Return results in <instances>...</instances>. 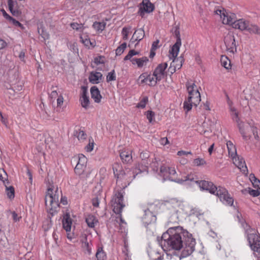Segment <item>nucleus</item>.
Segmentation results:
<instances>
[{"label":"nucleus","mask_w":260,"mask_h":260,"mask_svg":"<svg viewBox=\"0 0 260 260\" xmlns=\"http://www.w3.org/2000/svg\"><path fill=\"white\" fill-rule=\"evenodd\" d=\"M147 74L146 73L142 74L139 78V80L141 81L140 83H147Z\"/></svg>","instance_id":"nucleus-47"},{"label":"nucleus","mask_w":260,"mask_h":260,"mask_svg":"<svg viewBox=\"0 0 260 260\" xmlns=\"http://www.w3.org/2000/svg\"><path fill=\"white\" fill-rule=\"evenodd\" d=\"M6 46V42L3 40L0 39V49L4 48Z\"/></svg>","instance_id":"nucleus-61"},{"label":"nucleus","mask_w":260,"mask_h":260,"mask_svg":"<svg viewBox=\"0 0 260 260\" xmlns=\"http://www.w3.org/2000/svg\"><path fill=\"white\" fill-rule=\"evenodd\" d=\"M248 240L251 248L254 252L260 253V236L256 232L251 230L247 235Z\"/></svg>","instance_id":"nucleus-6"},{"label":"nucleus","mask_w":260,"mask_h":260,"mask_svg":"<svg viewBox=\"0 0 260 260\" xmlns=\"http://www.w3.org/2000/svg\"><path fill=\"white\" fill-rule=\"evenodd\" d=\"M145 115L146 116L149 122L151 123L152 122L153 119L154 117L155 113L154 112L149 110L145 112Z\"/></svg>","instance_id":"nucleus-41"},{"label":"nucleus","mask_w":260,"mask_h":260,"mask_svg":"<svg viewBox=\"0 0 260 260\" xmlns=\"http://www.w3.org/2000/svg\"><path fill=\"white\" fill-rule=\"evenodd\" d=\"M246 31L250 34L260 35V28L257 25L250 23V21Z\"/></svg>","instance_id":"nucleus-25"},{"label":"nucleus","mask_w":260,"mask_h":260,"mask_svg":"<svg viewBox=\"0 0 260 260\" xmlns=\"http://www.w3.org/2000/svg\"><path fill=\"white\" fill-rule=\"evenodd\" d=\"M145 212V214L143 219L146 223H149L154 219V216L149 210H146Z\"/></svg>","instance_id":"nucleus-29"},{"label":"nucleus","mask_w":260,"mask_h":260,"mask_svg":"<svg viewBox=\"0 0 260 260\" xmlns=\"http://www.w3.org/2000/svg\"><path fill=\"white\" fill-rule=\"evenodd\" d=\"M104 57L100 56L94 58V63L96 64L104 63Z\"/></svg>","instance_id":"nucleus-49"},{"label":"nucleus","mask_w":260,"mask_h":260,"mask_svg":"<svg viewBox=\"0 0 260 260\" xmlns=\"http://www.w3.org/2000/svg\"><path fill=\"white\" fill-rule=\"evenodd\" d=\"M8 5L9 10H11V9L13 8V6H14L13 1V0H8Z\"/></svg>","instance_id":"nucleus-63"},{"label":"nucleus","mask_w":260,"mask_h":260,"mask_svg":"<svg viewBox=\"0 0 260 260\" xmlns=\"http://www.w3.org/2000/svg\"><path fill=\"white\" fill-rule=\"evenodd\" d=\"M93 146H94V143H93V141H92V142H91L90 140H89V144H88V145L86 146L85 149L86 150V151L87 152H90L92 150H93Z\"/></svg>","instance_id":"nucleus-51"},{"label":"nucleus","mask_w":260,"mask_h":260,"mask_svg":"<svg viewBox=\"0 0 260 260\" xmlns=\"http://www.w3.org/2000/svg\"><path fill=\"white\" fill-rule=\"evenodd\" d=\"M12 218L14 221H19L20 218H21L20 216H18V214L15 212H13L12 213Z\"/></svg>","instance_id":"nucleus-53"},{"label":"nucleus","mask_w":260,"mask_h":260,"mask_svg":"<svg viewBox=\"0 0 260 260\" xmlns=\"http://www.w3.org/2000/svg\"><path fill=\"white\" fill-rule=\"evenodd\" d=\"M186 86L188 96L187 100L184 102V109L186 112H188L191 109L193 105L197 106L201 101V96L194 83L187 82Z\"/></svg>","instance_id":"nucleus-4"},{"label":"nucleus","mask_w":260,"mask_h":260,"mask_svg":"<svg viewBox=\"0 0 260 260\" xmlns=\"http://www.w3.org/2000/svg\"><path fill=\"white\" fill-rule=\"evenodd\" d=\"M116 80V76L115 75L114 70H112L111 72H109L107 76V81L110 82L112 81H114Z\"/></svg>","instance_id":"nucleus-43"},{"label":"nucleus","mask_w":260,"mask_h":260,"mask_svg":"<svg viewBox=\"0 0 260 260\" xmlns=\"http://www.w3.org/2000/svg\"><path fill=\"white\" fill-rule=\"evenodd\" d=\"M87 162V158L82 154H79L78 156L77 165H80L86 167Z\"/></svg>","instance_id":"nucleus-35"},{"label":"nucleus","mask_w":260,"mask_h":260,"mask_svg":"<svg viewBox=\"0 0 260 260\" xmlns=\"http://www.w3.org/2000/svg\"><path fill=\"white\" fill-rule=\"evenodd\" d=\"M252 134L254 136V138L256 140H258V136L257 134V128L256 127L255 128H252Z\"/></svg>","instance_id":"nucleus-56"},{"label":"nucleus","mask_w":260,"mask_h":260,"mask_svg":"<svg viewBox=\"0 0 260 260\" xmlns=\"http://www.w3.org/2000/svg\"><path fill=\"white\" fill-rule=\"evenodd\" d=\"M228 104L230 107L231 115L232 117L233 121L237 123V125H240V123L242 121L240 120V118L239 117V112L237 111V110L235 107L232 106V102H229Z\"/></svg>","instance_id":"nucleus-17"},{"label":"nucleus","mask_w":260,"mask_h":260,"mask_svg":"<svg viewBox=\"0 0 260 260\" xmlns=\"http://www.w3.org/2000/svg\"><path fill=\"white\" fill-rule=\"evenodd\" d=\"M80 241L81 242L82 248L84 250H86L87 253L90 254L91 253V248L90 246L91 240L89 239L87 236L84 235L82 236Z\"/></svg>","instance_id":"nucleus-19"},{"label":"nucleus","mask_w":260,"mask_h":260,"mask_svg":"<svg viewBox=\"0 0 260 260\" xmlns=\"http://www.w3.org/2000/svg\"><path fill=\"white\" fill-rule=\"evenodd\" d=\"M9 20L10 21H12V22H13V23L14 24H15V25H18V26H21V24L18 21L16 20L15 19H14V18H13L12 17H9Z\"/></svg>","instance_id":"nucleus-60"},{"label":"nucleus","mask_w":260,"mask_h":260,"mask_svg":"<svg viewBox=\"0 0 260 260\" xmlns=\"http://www.w3.org/2000/svg\"><path fill=\"white\" fill-rule=\"evenodd\" d=\"M150 156L149 152L147 151H143L140 154V157L142 160H146Z\"/></svg>","instance_id":"nucleus-48"},{"label":"nucleus","mask_w":260,"mask_h":260,"mask_svg":"<svg viewBox=\"0 0 260 260\" xmlns=\"http://www.w3.org/2000/svg\"><path fill=\"white\" fill-rule=\"evenodd\" d=\"M191 182L198 183L201 189L208 190L210 193L215 194L222 203L230 206L233 205L234 199L230 196L225 188L220 186L217 187L214 185L213 183L205 180L200 181L198 182L197 181L193 180Z\"/></svg>","instance_id":"nucleus-2"},{"label":"nucleus","mask_w":260,"mask_h":260,"mask_svg":"<svg viewBox=\"0 0 260 260\" xmlns=\"http://www.w3.org/2000/svg\"><path fill=\"white\" fill-rule=\"evenodd\" d=\"M38 32L44 39H49V35L47 32H46V31L44 29V28L39 29L38 30Z\"/></svg>","instance_id":"nucleus-45"},{"label":"nucleus","mask_w":260,"mask_h":260,"mask_svg":"<svg viewBox=\"0 0 260 260\" xmlns=\"http://www.w3.org/2000/svg\"><path fill=\"white\" fill-rule=\"evenodd\" d=\"M72 224V221L68 214H67L64 217L62 220V225L64 230L67 232L71 231V225Z\"/></svg>","instance_id":"nucleus-22"},{"label":"nucleus","mask_w":260,"mask_h":260,"mask_svg":"<svg viewBox=\"0 0 260 260\" xmlns=\"http://www.w3.org/2000/svg\"><path fill=\"white\" fill-rule=\"evenodd\" d=\"M250 179L255 188H260V181L256 178L254 175H250Z\"/></svg>","instance_id":"nucleus-33"},{"label":"nucleus","mask_w":260,"mask_h":260,"mask_svg":"<svg viewBox=\"0 0 260 260\" xmlns=\"http://www.w3.org/2000/svg\"><path fill=\"white\" fill-rule=\"evenodd\" d=\"M131 26L124 27L122 28L121 34L122 35V38L124 40H126L128 39V35L129 31L131 29Z\"/></svg>","instance_id":"nucleus-36"},{"label":"nucleus","mask_w":260,"mask_h":260,"mask_svg":"<svg viewBox=\"0 0 260 260\" xmlns=\"http://www.w3.org/2000/svg\"><path fill=\"white\" fill-rule=\"evenodd\" d=\"M162 240L171 248H182L181 257L190 255L194 250L196 241L192 235L180 226L170 228L161 236Z\"/></svg>","instance_id":"nucleus-1"},{"label":"nucleus","mask_w":260,"mask_h":260,"mask_svg":"<svg viewBox=\"0 0 260 260\" xmlns=\"http://www.w3.org/2000/svg\"><path fill=\"white\" fill-rule=\"evenodd\" d=\"M87 89L86 87H82V93L80 97V101L83 108L87 109L89 105V97L87 95Z\"/></svg>","instance_id":"nucleus-15"},{"label":"nucleus","mask_w":260,"mask_h":260,"mask_svg":"<svg viewBox=\"0 0 260 260\" xmlns=\"http://www.w3.org/2000/svg\"><path fill=\"white\" fill-rule=\"evenodd\" d=\"M105 22H95L93 23L92 26L96 31L102 32L105 29Z\"/></svg>","instance_id":"nucleus-30"},{"label":"nucleus","mask_w":260,"mask_h":260,"mask_svg":"<svg viewBox=\"0 0 260 260\" xmlns=\"http://www.w3.org/2000/svg\"><path fill=\"white\" fill-rule=\"evenodd\" d=\"M160 143L163 145H166L169 143V142L166 137L162 138L160 139Z\"/></svg>","instance_id":"nucleus-59"},{"label":"nucleus","mask_w":260,"mask_h":260,"mask_svg":"<svg viewBox=\"0 0 260 260\" xmlns=\"http://www.w3.org/2000/svg\"><path fill=\"white\" fill-rule=\"evenodd\" d=\"M154 9V5L149 0H143L139 8V13L141 16H143L145 12L151 13Z\"/></svg>","instance_id":"nucleus-11"},{"label":"nucleus","mask_w":260,"mask_h":260,"mask_svg":"<svg viewBox=\"0 0 260 260\" xmlns=\"http://www.w3.org/2000/svg\"><path fill=\"white\" fill-rule=\"evenodd\" d=\"M145 36V32L143 29L139 28L135 30L130 42L132 43H135L136 41L139 42L143 39Z\"/></svg>","instance_id":"nucleus-18"},{"label":"nucleus","mask_w":260,"mask_h":260,"mask_svg":"<svg viewBox=\"0 0 260 260\" xmlns=\"http://www.w3.org/2000/svg\"><path fill=\"white\" fill-rule=\"evenodd\" d=\"M102 74L100 72H92L89 76V81L92 84H98L102 80Z\"/></svg>","instance_id":"nucleus-20"},{"label":"nucleus","mask_w":260,"mask_h":260,"mask_svg":"<svg viewBox=\"0 0 260 260\" xmlns=\"http://www.w3.org/2000/svg\"><path fill=\"white\" fill-rule=\"evenodd\" d=\"M10 11L14 16H17L20 15L19 11L17 10H14L13 8L11 9V10Z\"/></svg>","instance_id":"nucleus-62"},{"label":"nucleus","mask_w":260,"mask_h":260,"mask_svg":"<svg viewBox=\"0 0 260 260\" xmlns=\"http://www.w3.org/2000/svg\"><path fill=\"white\" fill-rule=\"evenodd\" d=\"M177 173L174 168H171L165 166H161L160 168V175L163 177L164 180H169L179 183H182L184 181L193 180L192 175H188L184 177V179H178L175 178Z\"/></svg>","instance_id":"nucleus-5"},{"label":"nucleus","mask_w":260,"mask_h":260,"mask_svg":"<svg viewBox=\"0 0 260 260\" xmlns=\"http://www.w3.org/2000/svg\"><path fill=\"white\" fill-rule=\"evenodd\" d=\"M139 53L138 52L135 51L134 50H131L129 51L127 55H126L124 58V60H130L131 58L135 55H137Z\"/></svg>","instance_id":"nucleus-44"},{"label":"nucleus","mask_w":260,"mask_h":260,"mask_svg":"<svg viewBox=\"0 0 260 260\" xmlns=\"http://www.w3.org/2000/svg\"><path fill=\"white\" fill-rule=\"evenodd\" d=\"M224 41L228 51L232 54H234L237 52V46L235 43V39L233 34L229 33L225 37Z\"/></svg>","instance_id":"nucleus-10"},{"label":"nucleus","mask_w":260,"mask_h":260,"mask_svg":"<svg viewBox=\"0 0 260 260\" xmlns=\"http://www.w3.org/2000/svg\"><path fill=\"white\" fill-rule=\"evenodd\" d=\"M234 164L245 174L248 173V169L243 158L236 155L234 157H232Z\"/></svg>","instance_id":"nucleus-13"},{"label":"nucleus","mask_w":260,"mask_h":260,"mask_svg":"<svg viewBox=\"0 0 260 260\" xmlns=\"http://www.w3.org/2000/svg\"><path fill=\"white\" fill-rule=\"evenodd\" d=\"M168 67V64L166 62L161 63L159 64L154 70L153 73L154 75L156 77V79L161 80L166 75L165 71Z\"/></svg>","instance_id":"nucleus-12"},{"label":"nucleus","mask_w":260,"mask_h":260,"mask_svg":"<svg viewBox=\"0 0 260 260\" xmlns=\"http://www.w3.org/2000/svg\"><path fill=\"white\" fill-rule=\"evenodd\" d=\"M220 61L222 66L226 69H229L230 68L231 61L226 56L223 55L221 56Z\"/></svg>","instance_id":"nucleus-31"},{"label":"nucleus","mask_w":260,"mask_h":260,"mask_svg":"<svg viewBox=\"0 0 260 260\" xmlns=\"http://www.w3.org/2000/svg\"><path fill=\"white\" fill-rule=\"evenodd\" d=\"M63 102V98L62 96H59L57 99V104L58 106H61Z\"/></svg>","instance_id":"nucleus-58"},{"label":"nucleus","mask_w":260,"mask_h":260,"mask_svg":"<svg viewBox=\"0 0 260 260\" xmlns=\"http://www.w3.org/2000/svg\"><path fill=\"white\" fill-rule=\"evenodd\" d=\"M120 157L123 162L129 163L132 160V154L128 151H122L120 153Z\"/></svg>","instance_id":"nucleus-23"},{"label":"nucleus","mask_w":260,"mask_h":260,"mask_svg":"<svg viewBox=\"0 0 260 260\" xmlns=\"http://www.w3.org/2000/svg\"><path fill=\"white\" fill-rule=\"evenodd\" d=\"M96 257L98 260H105L106 259V255L102 247L98 248L96 253Z\"/></svg>","instance_id":"nucleus-32"},{"label":"nucleus","mask_w":260,"mask_h":260,"mask_svg":"<svg viewBox=\"0 0 260 260\" xmlns=\"http://www.w3.org/2000/svg\"><path fill=\"white\" fill-rule=\"evenodd\" d=\"M5 176H7V174L4 169L0 168V179L4 181L5 179Z\"/></svg>","instance_id":"nucleus-52"},{"label":"nucleus","mask_w":260,"mask_h":260,"mask_svg":"<svg viewBox=\"0 0 260 260\" xmlns=\"http://www.w3.org/2000/svg\"><path fill=\"white\" fill-rule=\"evenodd\" d=\"M86 135L83 131H80L78 134L77 138L79 140H83L85 139Z\"/></svg>","instance_id":"nucleus-50"},{"label":"nucleus","mask_w":260,"mask_h":260,"mask_svg":"<svg viewBox=\"0 0 260 260\" xmlns=\"http://www.w3.org/2000/svg\"><path fill=\"white\" fill-rule=\"evenodd\" d=\"M237 126L244 139L247 140L251 138L252 128L255 127L253 124L248 122L244 123L242 122L240 123V125H238Z\"/></svg>","instance_id":"nucleus-7"},{"label":"nucleus","mask_w":260,"mask_h":260,"mask_svg":"<svg viewBox=\"0 0 260 260\" xmlns=\"http://www.w3.org/2000/svg\"><path fill=\"white\" fill-rule=\"evenodd\" d=\"M6 192L8 197L9 199H13L14 198V188L12 186L6 187Z\"/></svg>","instance_id":"nucleus-37"},{"label":"nucleus","mask_w":260,"mask_h":260,"mask_svg":"<svg viewBox=\"0 0 260 260\" xmlns=\"http://www.w3.org/2000/svg\"><path fill=\"white\" fill-rule=\"evenodd\" d=\"M249 193L253 197H257L260 194V188H255V189H250L249 188Z\"/></svg>","instance_id":"nucleus-46"},{"label":"nucleus","mask_w":260,"mask_h":260,"mask_svg":"<svg viewBox=\"0 0 260 260\" xmlns=\"http://www.w3.org/2000/svg\"><path fill=\"white\" fill-rule=\"evenodd\" d=\"M70 26L73 29L76 30H82L83 28V25L82 23H71Z\"/></svg>","instance_id":"nucleus-42"},{"label":"nucleus","mask_w":260,"mask_h":260,"mask_svg":"<svg viewBox=\"0 0 260 260\" xmlns=\"http://www.w3.org/2000/svg\"><path fill=\"white\" fill-rule=\"evenodd\" d=\"M249 22L248 20L244 19H239L234 23L233 28L239 29L242 31L246 30Z\"/></svg>","instance_id":"nucleus-16"},{"label":"nucleus","mask_w":260,"mask_h":260,"mask_svg":"<svg viewBox=\"0 0 260 260\" xmlns=\"http://www.w3.org/2000/svg\"><path fill=\"white\" fill-rule=\"evenodd\" d=\"M126 47V43H123L116 49V55H120L124 51Z\"/></svg>","instance_id":"nucleus-38"},{"label":"nucleus","mask_w":260,"mask_h":260,"mask_svg":"<svg viewBox=\"0 0 260 260\" xmlns=\"http://www.w3.org/2000/svg\"><path fill=\"white\" fill-rule=\"evenodd\" d=\"M148 102V99L147 97H144L142 100L137 104V108H144L146 106V104Z\"/></svg>","instance_id":"nucleus-40"},{"label":"nucleus","mask_w":260,"mask_h":260,"mask_svg":"<svg viewBox=\"0 0 260 260\" xmlns=\"http://www.w3.org/2000/svg\"><path fill=\"white\" fill-rule=\"evenodd\" d=\"M160 81L159 79H156V77L154 75V73L152 75H147V84L149 86H155L158 81Z\"/></svg>","instance_id":"nucleus-27"},{"label":"nucleus","mask_w":260,"mask_h":260,"mask_svg":"<svg viewBox=\"0 0 260 260\" xmlns=\"http://www.w3.org/2000/svg\"><path fill=\"white\" fill-rule=\"evenodd\" d=\"M176 42L170 50L169 56L170 59H172L174 62L179 60V58H177V56L179 51L180 47L181 45V40L179 32L178 34H176Z\"/></svg>","instance_id":"nucleus-9"},{"label":"nucleus","mask_w":260,"mask_h":260,"mask_svg":"<svg viewBox=\"0 0 260 260\" xmlns=\"http://www.w3.org/2000/svg\"><path fill=\"white\" fill-rule=\"evenodd\" d=\"M115 196V198H113L111 201V205L113 212L116 214H119L121 213L125 206L123 204V197L121 192H118Z\"/></svg>","instance_id":"nucleus-8"},{"label":"nucleus","mask_w":260,"mask_h":260,"mask_svg":"<svg viewBox=\"0 0 260 260\" xmlns=\"http://www.w3.org/2000/svg\"><path fill=\"white\" fill-rule=\"evenodd\" d=\"M92 205L94 207H98L99 205V200L98 198H95L92 201Z\"/></svg>","instance_id":"nucleus-57"},{"label":"nucleus","mask_w":260,"mask_h":260,"mask_svg":"<svg viewBox=\"0 0 260 260\" xmlns=\"http://www.w3.org/2000/svg\"><path fill=\"white\" fill-rule=\"evenodd\" d=\"M60 203L63 205H67V198L62 196L61 191H58L57 188L54 192L53 188L49 187L45 197V204L50 214L53 215L56 211V209L59 207Z\"/></svg>","instance_id":"nucleus-3"},{"label":"nucleus","mask_w":260,"mask_h":260,"mask_svg":"<svg viewBox=\"0 0 260 260\" xmlns=\"http://www.w3.org/2000/svg\"><path fill=\"white\" fill-rule=\"evenodd\" d=\"M86 168V166L77 164L75 168V172L78 175H82L83 174Z\"/></svg>","instance_id":"nucleus-34"},{"label":"nucleus","mask_w":260,"mask_h":260,"mask_svg":"<svg viewBox=\"0 0 260 260\" xmlns=\"http://www.w3.org/2000/svg\"><path fill=\"white\" fill-rule=\"evenodd\" d=\"M133 64H137L139 68H142L146 65L148 61V59L147 57H143L140 58H133L131 59Z\"/></svg>","instance_id":"nucleus-24"},{"label":"nucleus","mask_w":260,"mask_h":260,"mask_svg":"<svg viewBox=\"0 0 260 260\" xmlns=\"http://www.w3.org/2000/svg\"><path fill=\"white\" fill-rule=\"evenodd\" d=\"M159 41L158 40H157L156 41L153 42L152 45L151 49L153 50H156L157 48L159 47L158 44H159Z\"/></svg>","instance_id":"nucleus-54"},{"label":"nucleus","mask_w":260,"mask_h":260,"mask_svg":"<svg viewBox=\"0 0 260 260\" xmlns=\"http://www.w3.org/2000/svg\"><path fill=\"white\" fill-rule=\"evenodd\" d=\"M236 16L234 14L232 13H222V23L223 24L231 25L233 27L234 23L237 21L236 20Z\"/></svg>","instance_id":"nucleus-14"},{"label":"nucleus","mask_w":260,"mask_h":260,"mask_svg":"<svg viewBox=\"0 0 260 260\" xmlns=\"http://www.w3.org/2000/svg\"><path fill=\"white\" fill-rule=\"evenodd\" d=\"M25 56V52L24 51L22 50L19 55V57L20 59L22 61H24V58Z\"/></svg>","instance_id":"nucleus-64"},{"label":"nucleus","mask_w":260,"mask_h":260,"mask_svg":"<svg viewBox=\"0 0 260 260\" xmlns=\"http://www.w3.org/2000/svg\"><path fill=\"white\" fill-rule=\"evenodd\" d=\"M191 154V152L190 151H183V150H181V151H179L178 152H177V155H179V156H182V155H188V154Z\"/></svg>","instance_id":"nucleus-55"},{"label":"nucleus","mask_w":260,"mask_h":260,"mask_svg":"<svg viewBox=\"0 0 260 260\" xmlns=\"http://www.w3.org/2000/svg\"><path fill=\"white\" fill-rule=\"evenodd\" d=\"M193 163L196 166H201L205 165L206 161L203 158H198L194 159Z\"/></svg>","instance_id":"nucleus-39"},{"label":"nucleus","mask_w":260,"mask_h":260,"mask_svg":"<svg viewBox=\"0 0 260 260\" xmlns=\"http://www.w3.org/2000/svg\"><path fill=\"white\" fill-rule=\"evenodd\" d=\"M86 222L89 227L93 228L94 227V224L97 222V220L95 219L94 216L89 215L86 218Z\"/></svg>","instance_id":"nucleus-28"},{"label":"nucleus","mask_w":260,"mask_h":260,"mask_svg":"<svg viewBox=\"0 0 260 260\" xmlns=\"http://www.w3.org/2000/svg\"><path fill=\"white\" fill-rule=\"evenodd\" d=\"M226 146L229 155L231 157H234L237 155V150L235 146L230 141L226 142Z\"/></svg>","instance_id":"nucleus-26"},{"label":"nucleus","mask_w":260,"mask_h":260,"mask_svg":"<svg viewBox=\"0 0 260 260\" xmlns=\"http://www.w3.org/2000/svg\"><path fill=\"white\" fill-rule=\"evenodd\" d=\"M90 93L91 98L93 99L95 103H99L101 102L102 95L98 87L95 86H92L90 88Z\"/></svg>","instance_id":"nucleus-21"}]
</instances>
